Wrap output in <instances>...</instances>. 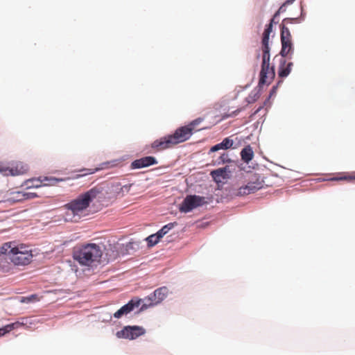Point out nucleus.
<instances>
[{
  "instance_id": "6e6552de",
  "label": "nucleus",
  "mask_w": 355,
  "mask_h": 355,
  "mask_svg": "<svg viewBox=\"0 0 355 355\" xmlns=\"http://www.w3.org/2000/svg\"><path fill=\"white\" fill-rule=\"evenodd\" d=\"M146 330L139 326H127L122 330L117 331L116 336L119 338L134 340L140 336L144 335Z\"/></svg>"
},
{
  "instance_id": "dca6fc26",
  "label": "nucleus",
  "mask_w": 355,
  "mask_h": 355,
  "mask_svg": "<svg viewBox=\"0 0 355 355\" xmlns=\"http://www.w3.org/2000/svg\"><path fill=\"white\" fill-rule=\"evenodd\" d=\"M228 167L220 168L211 172V177L216 182H221V179H225L227 177Z\"/></svg>"
},
{
  "instance_id": "c9c22d12",
  "label": "nucleus",
  "mask_w": 355,
  "mask_h": 355,
  "mask_svg": "<svg viewBox=\"0 0 355 355\" xmlns=\"http://www.w3.org/2000/svg\"><path fill=\"white\" fill-rule=\"evenodd\" d=\"M254 92H255V94L254 95V101H255L256 98H259V90L258 91H254Z\"/></svg>"
},
{
  "instance_id": "423d86ee",
  "label": "nucleus",
  "mask_w": 355,
  "mask_h": 355,
  "mask_svg": "<svg viewBox=\"0 0 355 355\" xmlns=\"http://www.w3.org/2000/svg\"><path fill=\"white\" fill-rule=\"evenodd\" d=\"M10 245L7 242L0 246V272H9L14 269V265L10 260Z\"/></svg>"
},
{
  "instance_id": "393cba45",
  "label": "nucleus",
  "mask_w": 355,
  "mask_h": 355,
  "mask_svg": "<svg viewBox=\"0 0 355 355\" xmlns=\"http://www.w3.org/2000/svg\"><path fill=\"white\" fill-rule=\"evenodd\" d=\"M160 237L157 234H152L146 238L148 246L156 245L160 240Z\"/></svg>"
},
{
  "instance_id": "2f4dec72",
  "label": "nucleus",
  "mask_w": 355,
  "mask_h": 355,
  "mask_svg": "<svg viewBox=\"0 0 355 355\" xmlns=\"http://www.w3.org/2000/svg\"><path fill=\"white\" fill-rule=\"evenodd\" d=\"M100 168H89V169H84L83 170V171H86V173H84V175H87V174H93L96 171H98Z\"/></svg>"
},
{
  "instance_id": "4be33fe9",
  "label": "nucleus",
  "mask_w": 355,
  "mask_h": 355,
  "mask_svg": "<svg viewBox=\"0 0 355 355\" xmlns=\"http://www.w3.org/2000/svg\"><path fill=\"white\" fill-rule=\"evenodd\" d=\"M178 225L176 222L174 223H169L167 225L163 226L162 229H160L156 234L159 236L161 239L166 234L169 230L173 229L174 227H175Z\"/></svg>"
},
{
  "instance_id": "aec40b11",
  "label": "nucleus",
  "mask_w": 355,
  "mask_h": 355,
  "mask_svg": "<svg viewBox=\"0 0 355 355\" xmlns=\"http://www.w3.org/2000/svg\"><path fill=\"white\" fill-rule=\"evenodd\" d=\"M24 200V191H13L9 193L7 201L12 202H21Z\"/></svg>"
},
{
  "instance_id": "473e14b6",
  "label": "nucleus",
  "mask_w": 355,
  "mask_h": 355,
  "mask_svg": "<svg viewBox=\"0 0 355 355\" xmlns=\"http://www.w3.org/2000/svg\"><path fill=\"white\" fill-rule=\"evenodd\" d=\"M269 74H271L272 78H274V76H275L274 69L272 67L270 69V71H269V64H268V77L269 76Z\"/></svg>"
},
{
  "instance_id": "4468645a",
  "label": "nucleus",
  "mask_w": 355,
  "mask_h": 355,
  "mask_svg": "<svg viewBox=\"0 0 355 355\" xmlns=\"http://www.w3.org/2000/svg\"><path fill=\"white\" fill-rule=\"evenodd\" d=\"M132 184H133L121 185L120 182H116L112 185V191L116 196L122 197L125 195V193H127L130 191Z\"/></svg>"
},
{
  "instance_id": "a878e982",
  "label": "nucleus",
  "mask_w": 355,
  "mask_h": 355,
  "mask_svg": "<svg viewBox=\"0 0 355 355\" xmlns=\"http://www.w3.org/2000/svg\"><path fill=\"white\" fill-rule=\"evenodd\" d=\"M12 166H7L6 165L0 164V173H1L3 175L8 176L11 175L12 173Z\"/></svg>"
},
{
  "instance_id": "7ed1b4c3",
  "label": "nucleus",
  "mask_w": 355,
  "mask_h": 355,
  "mask_svg": "<svg viewBox=\"0 0 355 355\" xmlns=\"http://www.w3.org/2000/svg\"><path fill=\"white\" fill-rule=\"evenodd\" d=\"M191 128L187 125L178 128L173 134L168 135L155 140L151 144V148L155 151H161L188 140L193 135Z\"/></svg>"
},
{
  "instance_id": "412c9836",
  "label": "nucleus",
  "mask_w": 355,
  "mask_h": 355,
  "mask_svg": "<svg viewBox=\"0 0 355 355\" xmlns=\"http://www.w3.org/2000/svg\"><path fill=\"white\" fill-rule=\"evenodd\" d=\"M21 325H23L22 323L16 322L14 323L9 324L2 328H0V336L5 335L6 333H8L12 329L18 328Z\"/></svg>"
},
{
  "instance_id": "9b49d317",
  "label": "nucleus",
  "mask_w": 355,
  "mask_h": 355,
  "mask_svg": "<svg viewBox=\"0 0 355 355\" xmlns=\"http://www.w3.org/2000/svg\"><path fill=\"white\" fill-rule=\"evenodd\" d=\"M142 302L141 299H132L128 304L123 306L116 312L114 313V317L120 318L123 315H127L134 310L135 308L139 307Z\"/></svg>"
},
{
  "instance_id": "f257e3e1",
  "label": "nucleus",
  "mask_w": 355,
  "mask_h": 355,
  "mask_svg": "<svg viewBox=\"0 0 355 355\" xmlns=\"http://www.w3.org/2000/svg\"><path fill=\"white\" fill-rule=\"evenodd\" d=\"M103 196V189L98 186L80 194L76 198L64 205V207L67 210L64 214V220L67 221H77L92 201L101 199Z\"/></svg>"
},
{
  "instance_id": "9d476101",
  "label": "nucleus",
  "mask_w": 355,
  "mask_h": 355,
  "mask_svg": "<svg viewBox=\"0 0 355 355\" xmlns=\"http://www.w3.org/2000/svg\"><path fill=\"white\" fill-rule=\"evenodd\" d=\"M262 51H263V61L262 67L260 72V80L259 82V87H261L266 82V28L263 30L262 34Z\"/></svg>"
},
{
  "instance_id": "c756f323",
  "label": "nucleus",
  "mask_w": 355,
  "mask_h": 355,
  "mask_svg": "<svg viewBox=\"0 0 355 355\" xmlns=\"http://www.w3.org/2000/svg\"><path fill=\"white\" fill-rule=\"evenodd\" d=\"M24 200L33 198L37 196L35 193L24 191Z\"/></svg>"
},
{
  "instance_id": "cd10ccee",
  "label": "nucleus",
  "mask_w": 355,
  "mask_h": 355,
  "mask_svg": "<svg viewBox=\"0 0 355 355\" xmlns=\"http://www.w3.org/2000/svg\"><path fill=\"white\" fill-rule=\"evenodd\" d=\"M203 121L202 118H198L193 121H192L188 126L191 128V130L193 132L195 130V128L197 125L200 124Z\"/></svg>"
},
{
  "instance_id": "2eb2a0df",
  "label": "nucleus",
  "mask_w": 355,
  "mask_h": 355,
  "mask_svg": "<svg viewBox=\"0 0 355 355\" xmlns=\"http://www.w3.org/2000/svg\"><path fill=\"white\" fill-rule=\"evenodd\" d=\"M234 141L230 137L225 138L220 143L212 146L210 149L211 152H216L221 149L227 150L232 148Z\"/></svg>"
},
{
  "instance_id": "39448f33",
  "label": "nucleus",
  "mask_w": 355,
  "mask_h": 355,
  "mask_svg": "<svg viewBox=\"0 0 355 355\" xmlns=\"http://www.w3.org/2000/svg\"><path fill=\"white\" fill-rule=\"evenodd\" d=\"M205 197L189 195L183 200L182 202L180 205L179 210L182 213H188L198 207L203 205L205 203Z\"/></svg>"
},
{
  "instance_id": "0eeeda50",
  "label": "nucleus",
  "mask_w": 355,
  "mask_h": 355,
  "mask_svg": "<svg viewBox=\"0 0 355 355\" xmlns=\"http://www.w3.org/2000/svg\"><path fill=\"white\" fill-rule=\"evenodd\" d=\"M285 22H291V19H284V23L282 24L281 41L282 48L281 51V54L283 57L287 56L293 49L291 35L288 28L286 27L284 25Z\"/></svg>"
},
{
  "instance_id": "6ab92c4d",
  "label": "nucleus",
  "mask_w": 355,
  "mask_h": 355,
  "mask_svg": "<svg viewBox=\"0 0 355 355\" xmlns=\"http://www.w3.org/2000/svg\"><path fill=\"white\" fill-rule=\"evenodd\" d=\"M42 186L44 187H50L54 186L60 182L64 181V179L62 178H56L54 177H42Z\"/></svg>"
},
{
  "instance_id": "20e7f679",
  "label": "nucleus",
  "mask_w": 355,
  "mask_h": 355,
  "mask_svg": "<svg viewBox=\"0 0 355 355\" xmlns=\"http://www.w3.org/2000/svg\"><path fill=\"white\" fill-rule=\"evenodd\" d=\"M10 260L14 266H27L33 259V253L31 248L23 243H17L15 241H9Z\"/></svg>"
},
{
  "instance_id": "ddd939ff",
  "label": "nucleus",
  "mask_w": 355,
  "mask_h": 355,
  "mask_svg": "<svg viewBox=\"0 0 355 355\" xmlns=\"http://www.w3.org/2000/svg\"><path fill=\"white\" fill-rule=\"evenodd\" d=\"M29 168L26 164L21 162H18L12 164L11 176L21 175L27 173Z\"/></svg>"
},
{
  "instance_id": "1a4fd4ad",
  "label": "nucleus",
  "mask_w": 355,
  "mask_h": 355,
  "mask_svg": "<svg viewBox=\"0 0 355 355\" xmlns=\"http://www.w3.org/2000/svg\"><path fill=\"white\" fill-rule=\"evenodd\" d=\"M168 294V288L165 286L160 287L156 289L153 293L150 294L148 297V301L149 303L144 304L141 305L140 308V311H144L149 306H153L161 302L164 300Z\"/></svg>"
},
{
  "instance_id": "a211bd4d",
  "label": "nucleus",
  "mask_w": 355,
  "mask_h": 355,
  "mask_svg": "<svg viewBox=\"0 0 355 355\" xmlns=\"http://www.w3.org/2000/svg\"><path fill=\"white\" fill-rule=\"evenodd\" d=\"M292 65V62L286 64L284 62V63H281L278 70L279 76L280 78L286 77L291 72Z\"/></svg>"
},
{
  "instance_id": "b1692460",
  "label": "nucleus",
  "mask_w": 355,
  "mask_h": 355,
  "mask_svg": "<svg viewBox=\"0 0 355 355\" xmlns=\"http://www.w3.org/2000/svg\"><path fill=\"white\" fill-rule=\"evenodd\" d=\"M27 189L39 188L42 187V177L39 178H34L26 181Z\"/></svg>"
},
{
  "instance_id": "bb28decb",
  "label": "nucleus",
  "mask_w": 355,
  "mask_h": 355,
  "mask_svg": "<svg viewBox=\"0 0 355 355\" xmlns=\"http://www.w3.org/2000/svg\"><path fill=\"white\" fill-rule=\"evenodd\" d=\"M35 301H38L37 295H31L28 297H22L20 300V302L22 303H30Z\"/></svg>"
},
{
  "instance_id": "e433bc0d",
  "label": "nucleus",
  "mask_w": 355,
  "mask_h": 355,
  "mask_svg": "<svg viewBox=\"0 0 355 355\" xmlns=\"http://www.w3.org/2000/svg\"><path fill=\"white\" fill-rule=\"evenodd\" d=\"M239 112V110H236V111L233 112H232V114L229 115V116H235V115H236Z\"/></svg>"
},
{
  "instance_id": "f704fd0d",
  "label": "nucleus",
  "mask_w": 355,
  "mask_h": 355,
  "mask_svg": "<svg viewBox=\"0 0 355 355\" xmlns=\"http://www.w3.org/2000/svg\"><path fill=\"white\" fill-rule=\"evenodd\" d=\"M273 21H274V19H272L271 20L270 24H269V26H268V31H267V33H268V37L269 36V33H270V28H271V26H272V23L273 22Z\"/></svg>"
},
{
  "instance_id": "72a5a7b5",
  "label": "nucleus",
  "mask_w": 355,
  "mask_h": 355,
  "mask_svg": "<svg viewBox=\"0 0 355 355\" xmlns=\"http://www.w3.org/2000/svg\"><path fill=\"white\" fill-rule=\"evenodd\" d=\"M277 86H274V87H272V90H271V91H270V92L269 97H268V99L269 98L272 97V96L275 94V93L276 92V89H277Z\"/></svg>"
},
{
  "instance_id": "c85d7f7f",
  "label": "nucleus",
  "mask_w": 355,
  "mask_h": 355,
  "mask_svg": "<svg viewBox=\"0 0 355 355\" xmlns=\"http://www.w3.org/2000/svg\"><path fill=\"white\" fill-rule=\"evenodd\" d=\"M332 180H349L351 181L352 180H355V176H342L339 178H333Z\"/></svg>"
},
{
  "instance_id": "7c9ffc66",
  "label": "nucleus",
  "mask_w": 355,
  "mask_h": 355,
  "mask_svg": "<svg viewBox=\"0 0 355 355\" xmlns=\"http://www.w3.org/2000/svg\"><path fill=\"white\" fill-rule=\"evenodd\" d=\"M220 159L222 163L230 162V159L228 157V155L226 153H223L220 156Z\"/></svg>"
},
{
  "instance_id": "5701e85b",
  "label": "nucleus",
  "mask_w": 355,
  "mask_h": 355,
  "mask_svg": "<svg viewBox=\"0 0 355 355\" xmlns=\"http://www.w3.org/2000/svg\"><path fill=\"white\" fill-rule=\"evenodd\" d=\"M255 189L254 186L245 185L241 187L236 192L237 196H245L254 192Z\"/></svg>"
},
{
  "instance_id": "4c0bfd02",
  "label": "nucleus",
  "mask_w": 355,
  "mask_h": 355,
  "mask_svg": "<svg viewBox=\"0 0 355 355\" xmlns=\"http://www.w3.org/2000/svg\"><path fill=\"white\" fill-rule=\"evenodd\" d=\"M295 0H287L286 2H285V4H291L293 3Z\"/></svg>"
},
{
  "instance_id": "f3484780",
  "label": "nucleus",
  "mask_w": 355,
  "mask_h": 355,
  "mask_svg": "<svg viewBox=\"0 0 355 355\" xmlns=\"http://www.w3.org/2000/svg\"><path fill=\"white\" fill-rule=\"evenodd\" d=\"M240 154L242 161L246 164H248L254 157V152L249 145L243 148Z\"/></svg>"
},
{
  "instance_id": "f8f14e48",
  "label": "nucleus",
  "mask_w": 355,
  "mask_h": 355,
  "mask_svg": "<svg viewBox=\"0 0 355 355\" xmlns=\"http://www.w3.org/2000/svg\"><path fill=\"white\" fill-rule=\"evenodd\" d=\"M157 164V160L153 156L144 157L134 160L131 164V169H137L148 167Z\"/></svg>"
},
{
  "instance_id": "f03ea898",
  "label": "nucleus",
  "mask_w": 355,
  "mask_h": 355,
  "mask_svg": "<svg viewBox=\"0 0 355 355\" xmlns=\"http://www.w3.org/2000/svg\"><path fill=\"white\" fill-rule=\"evenodd\" d=\"M103 254L101 248L96 243L77 245L73 250V258L81 266H92L99 262Z\"/></svg>"
}]
</instances>
